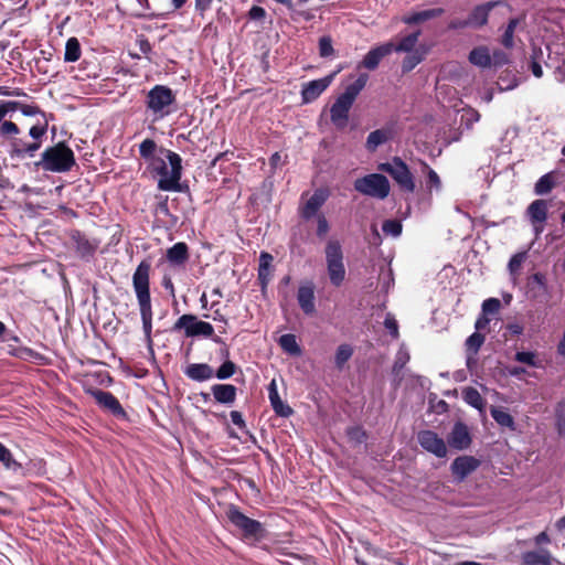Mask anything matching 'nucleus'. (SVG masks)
Returning <instances> with one entry per match:
<instances>
[{
    "label": "nucleus",
    "instance_id": "nucleus-41",
    "mask_svg": "<svg viewBox=\"0 0 565 565\" xmlns=\"http://www.w3.org/2000/svg\"><path fill=\"white\" fill-rule=\"evenodd\" d=\"M424 55L425 52H419L418 50L408 53L402 63L403 73H408L414 70L424 60Z\"/></svg>",
    "mask_w": 565,
    "mask_h": 565
},
{
    "label": "nucleus",
    "instance_id": "nucleus-6",
    "mask_svg": "<svg viewBox=\"0 0 565 565\" xmlns=\"http://www.w3.org/2000/svg\"><path fill=\"white\" fill-rule=\"evenodd\" d=\"M226 516L242 532L244 537L256 541L265 537L266 530L264 525L259 521L245 515L238 507L231 504L226 511Z\"/></svg>",
    "mask_w": 565,
    "mask_h": 565
},
{
    "label": "nucleus",
    "instance_id": "nucleus-9",
    "mask_svg": "<svg viewBox=\"0 0 565 565\" xmlns=\"http://www.w3.org/2000/svg\"><path fill=\"white\" fill-rule=\"evenodd\" d=\"M175 103V95L173 90L164 85H156L152 87L146 99V105L153 114H159L163 117L170 113L168 107Z\"/></svg>",
    "mask_w": 565,
    "mask_h": 565
},
{
    "label": "nucleus",
    "instance_id": "nucleus-54",
    "mask_svg": "<svg viewBox=\"0 0 565 565\" xmlns=\"http://www.w3.org/2000/svg\"><path fill=\"white\" fill-rule=\"evenodd\" d=\"M49 119H53V114H50L47 117L44 118L43 125H35L30 128L29 135L35 140L41 139L47 130Z\"/></svg>",
    "mask_w": 565,
    "mask_h": 565
},
{
    "label": "nucleus",
    "instance_id": "nucleus-45",
    "mask_svg": "<svg viewBox=\"0 0 565 565\" xmlns=\"http://www.w3.org/2000/svg\"><path fill=\"white\" fill-rule=\"evenodd\" d=\"M269 401L276 415L288 418L294 414V409L289 405L285 404L280 396L273 397Z\"/></svg>",
    "mask_w": 565,
    "mask_h": 565
},
{
    "label": "nucleus",
    "instance_id": "nucleus-32",
    "mask_svg": "<svg viewBox=\"0 0 565 565\" xmlns=\"http://www.w3.org/2000/svg\"><path fill=\"white\" fill-rule=\"evenodd\" d=\"M278 343H279L280 348L286 353H288L292 356H299L302 353L300 345L297 343V339H296L295 334H291V333L282 334L279 338Z\"/></svg>",
    "mask_w": 565,
    "mask_h": 565
},
{
    "label": "nucleus",
    "instance_id": "nucleus-48",
    "mask_svg": "<svg viewBox=\"0 0 565 565\" xmlns=\"http://www.w3.org/2000/svg\"><path fill=\"white\" fill-rule=\"evenodd\" d=\"M423 166L427 170L426 186L429 190H431V189H436L437 191L440 190L441 181L439 179V175L427 163L423 162Z\"/></svg>",
    "mask_w": 565,
    "mask_h": 565
},
{
    "label": "nucleus",
    "instance_id": "nucleus-24",
    "mask_svg": "<svg viewBox=\"0 0 565 565\" xmlns=\"http://www.w3.org/2000/svg\"><path fill=\"white\" fill-rule=\"evenodd\" d=\"M184 374L193 381L203 382L213 377L214 370L206 363H192L185 367Z\"/></svg>",
    "mask_w": 565,
    "mask_h": 565
},
{
    "label": "nucleus",
    "instance_id": "nucleus-18",
    "mask_svg": "<svg viewBox=\"0 0 565 565\" xmlns=\"http://www.w3.org/2000/svg\"><path fill=\"white\" fill-rule=\"evenodd\" d=\"M297 301L305 315L312 316L316 313L315 285L312 281H306L299 286Z\"/></svg>",
    "mask_w": 565,
    "mask_h": 565
},
{
    "label": "nucleus",
    "instance_id": "nucleus-27",
    "mask_svg": "<svg viewBox=\"0 0 565 565\" xmlns=\"http://www.w3.org/2000/svg\"><path fill=\"white\" fill-rule=\"evenodd\" d=\"M166 257L173 265H183L189 259V247L183 242L177 243L167 250Z\"/></svg>",
    "mask_w": 565,
    "mask_h": 565
},
{
    "label": "nucleus",
    "instance_id": "nucleus-13",
    "mask_svg": "<svg viewBox=\"0 0 565 565\" xmlns=\"http://www.w3.org/2000/svg\"><path fill=\"white\" fill-rule=\"evenodd\" d=\"M481 465V461L473 456H459L450 465V471L457 482H462L475 472Z\"/></svg>",
    "mask_w": 565,
    "mask_h": 565
},
{
    "label": "nucleus",
    "instance_id": "nucleus-15",
    "mask_svg": "<svg viewBox=\"0 0 565 565\" xmlns=\"http://www.w3.org/2000/svg\"><path fill=\"white\" fill-rule=\"evenodd\" d=\"M335 75L337 72H333L322 78L303 84L301 89L302 104L315 102L331 85Z\"/></svg>",
    "mask_w": 565,
    "mask_h": 565
},
{
    "label": "nucleus",
    "instance_id": "nucleus-23",
    "mask_svg": "<svg viewBox=\"0 0 565 565\" xmlns=\"http://www.w3.org/2000/svg\"><path fill=\"white\" fill-rule=\"evenodd\" d=\"M211 391L217 403L230 405L236 399L237 388L232 384H214Z\"/></svg>",
    "mask_w": 565,
    "mask_h": 565
},
{
    "label": "nucleus",
    "instance_id": "nucleus-21",
    "mask_svg": "<svg viewBox=\"0 0 565 565\" xmlns=\"http://www.w3.org/2000/svg\"><path fill=\"white\" fill-rule=\"evenodd\" d=\"M326 200L327 194L323 191H315V193L309 198L306 204L300 209V216L303 220L308 221L313 216L319 215L318 212L320 207L324 204Z\"/></svg>",
    "mask_w": 565,
    "mask_h": 565
},
{
    "label": "nucleus",
    "instance_id": "nucleus-28",
    "mask_svg": "<svg viewBox=\"0 0 565 565\" xmlns=\"http://www.w3.org/2000/svg\"><path fill=\"white\" fill-rule=\"evenodd\" d=\"M273 256L267 252H262L259 256V267H258V280L262 287V290H265L269 280H270V266L273 262Z\"/></svg>",
    "mask_w": 565,
    "mask_h": 565
},
{
    "label": "nucleus",
    "instance_id": "nucleus-11",
    "mask_svg": "<svg viewBox=\"0 0 565 565\" xmlns=\"http://www.w3.org/2000/svg\"><path fill=\"white\" fill-rule=\"evenodd\" d=\"M417 441L423 449L438 458H444L447 455V446L445 440L433 430H420L417 434Z\"/></svg>",
    "mask_w": 565,
    "mask_h": 565
},
{
    "label": "nucleus",
    "instance_id": "nucleus-1",
    "mask_svg": "<svg viewBox=\"0 0 565 565\" xmlns=\"http://www.w3.org/2000/svg\"><path fill=\"white\" fill-rule=\"evenodd\" d=\"M150 270L151 264L149 260L145 259L140 262L132 275V286L140 308L142 329L149 344L152 342V307L149 282Z\"/></svg>",
    "mask_w": 565,
    "mask_h": 565
},
{
    "label": "nucleus",
    "instance_id": "nucleus-50",
    "mask_svg": "<svg viewBox=\"0 0 565 565\" xmlns=\"http://www.w3.org/2000/svg\"><path fill=\"white\" fill-rule=\"evenodd\" d=\"M514 360L516 362L527 364L529 366H533V367L539 366V362L536 360V355L534 352H526V351L516 352L514 355Z\"/></svg>",
    "mask_w": 565,
    "mask_h": 565
},
{
    "label": "nucleus",
    "instance_id": "nucleus-59",
    "mask_svg": "<svg viewBox=\"0 0 565 565\" xmlns=\"http://www.w3.org/2000/svg\"><path fill=\"white\" fill-rule=\"evenodd\" d=\"M330 230L329 223L323 214L317 215V235L323 238Z\"/></svg>",
    "mask_w": 565,
    "mask_h": 565
},
{
    "label": "nucleus",
    "instance_id": "nucleus-52",
    "mask_svg": "<svg viewBox=\"0 0 565 565\" xmlns=\"http://www.w3.org/2000/svg\"><path fill=\"white\" fill-rule=\"evenodd\" d=\"M556 427L561 437L565 438V401L556 409Z\"/></svg>",
    "mask_w": 565,
    "mask_h": 565
},
{
    "label": "nucleus",
    "instance_id": "nucleus-51",
    "mask_svg": "<svg viewBox=\"0 0 565 565\" xmlns=\"http://www.w3.org/2000/svg\"><path fill=\"white\" fill-rule=\"evenodd\" d=\"M382 231L392 236H398L402 233V223L397 220H386L382 224Z\"/></svg>",
    "mask_w": 565,
    "mask_h": 565
},
{
    "label": "nucleus",
    "instance_id": "nucleus-42",
    "mask_svg": "<svg viewBox=\"0 0 565 565\" xmlns=\"http://www.w3.org/2000/svg\"><path fill=\"white\" fill-rule=\"evenodd\" d=\"M518 84L519 78L512 71L502 72L498 79V85L501 90L513 89Z\"/></svg>",
    "mask_w": 565,
    "mask_h": 565
},
{
    "label": "nucleus",
    "instance_id": "nucleus-19",
    "mask_svg": "<svg viewBox=\"0 0 565 565\" xmlns=\"http://www.w3.org/2000/svg\"><path fill=\"white\" fill-rule=\"evenodd\" d=\"M526 213L530 217L531 223L534 226L535 234L539 235L543 231V223L547 218V203L544 200H535L533 201Z\"/></svg>",
    "mask_w": 565,
    "mask_h": 565
},
{
    "label": "nucleus",
    "instance_id": "nucleus-63",
    "mask_svg": "<svg viewBox=\"0 0 565 565\" xmlns=\"http://www.w3.org/2000/svg\"><path fill=\"white\" fill-rule=\"evenodd\" d=\"M409 360L408 354H398L393 364V373L398 375Z\"/></svg>",
    "mask_w": 565,
    "mask_h": 565
},
{
    "label": "nucleus",
    "instance_id": "nucleus-26",
    "mask_svg": "<svg viewBox=\"0 0 565 565\" xmlns=\"http://www.w3.org/2000/svg\"><path fill=\"white\" fill-rule=\"evenodd\" d=\"M445 10L443 8H433L412 13L402 18V21L408 25L419 24L425 21L443 15Z\"/></svg>",
    "mask_w": 565,
    "mask_h": 565
},
{
    "label": "nucleus",
    "instance_id": "nucleus-17",
    "mask_svg": "<svg viewBox=\"0 0 565 565\" xmlns=\"http://www.w3.org/2000/svg\"><path fill=\"white\" fill-rule=\"evenodd\" d=\"M116 8L125 15L132 18H153L154 14H147L150 8L148 0H116Z\"/></svg>",
    "mask_w": 565,
    "mask_h": 565
},
{
    "label": "nucleus",
    "instance_id": "nucleus-38",
    "mask_svg": "<svg viewBox=\"0 0 565 565\" xmlns=\"http://www.w3.org/2000/svg\"><path fill=\"white\" fill-rule=\"evenodd\" d=\"M520 18H512L509 20L505 31L502 35L501 43L505 49H512L514 45V31L520 23Z\"/></svg>",
    "mask_w": 565,
    "mask_h": 565
},
{
    "label": "nucleus",
    "instance_id": "nucleus-55",
    "mask_svg": "<svg viewBox=\"0 0 565 565\" xmlns=\"http://www.w3.org/2000/svg\"><path fill=\"white\" fill-rule=\"evenodd\" d=\"M334 53L330 36H322L319 40V54L321 57H329Z\"/></svg>",
    "mask_w": 565,
    "mask_h": 565
},
{
    "label": "nucleus",
    "instance_id": "nucleus-7",
    "mask_svg": "<svg viewBox=\"0 0 565 565\" xmlns=\"http://www.w3.org/2000/svg\"><path fill=\"white\" fill-rule=\"evenodd\" d=\"M354 189L372 198L383 200L390 194V182L387 178L380 173H371L354 181Z\"/></svg>",
    "mask_w": 565,
    "mask_h": 565
},
{
    "label": "nucleus",
    "instance_id": "nucleus-8",
    "mask_svg": "<svg viewBox=\"0 0 565 565\" xmlns=\"http://www.w3.org/2000/svg\"><path fill=\"white\" fill-rule=\"evenodd\" d=\"M379 170L388 173L398 184L402 191L412 193L415 190V181L408 166L399 158L393 157L390 162L379 166Z\"/></svg>",
    "mask_w": 565,
    "mask_h": 565
},
{
    "label": "nucleus",
    "instance_id": "nucleus-43",
    "mask_svg": "<svg viewBox=\"0 0 565 565\" xmlns=\"http://www.w3.org/2000/svg\"><path fill=\"white\" fill-rule=\"evenodd\" d=\"M486 337L480 332H473L468 339L466 340V350L467 352H471L472 354H477L484 343Z\"/></svg>",
    "mask_w": 565,
    "mask_h": 565
},
{
    "label": "nucleus",
    "instance_id": "nucleus-36",
    "mask_svg": "<svg viewBox=\"0 0 565 565\" xmlns=\"http://www.w3.org/2000/svg\"><path fill=\"white\" fill-rule=\"evenodd\" d=\"M554 186H555L554 173L550 172V173L542 175L537 180V182L535 183V186H534V192L537 195H545V194L550 193Z\"/></svg>",
    "mask_w": 565,
    "mask_h": 565
},
{
    "label": "nucleus",
    "instance_id": "nucleus-53",
    "mask_svg": "<svg viewBox=\"0 0 565 565\" xmlns=\"http://www.w3.org/2000/svg\"><path fill=\"white\" fill-rule=\"evenodd\" d=\"M525 257L526 253H516L510 258L508 268L511 275H515L520 271Z\"/></svg>",
    "mask_w": 565,
    "mask_h": 565
},
{
    "label": "nucleus",
    "instance_id": "nucleus-31",
    "mask_svg": "<svg viewBox=\"0 0 565 565\" xmlns=\"http://www.w3.org/2000/svg\"><path fill=\"white\" fill-rule=\"evenodd\" d=\"M161 152L166 153V158L168 159L170 167H171V170L169 171L168 179H172V181H175V179H181L182 178V159H181V157L171 150L161 149Z\"/></svg>",
    "mask_w": 565,
    "mask_h": 565
},
{
    "label": "nucleus",
    "instance_id": "nucleus-14",
    "mask_svg": "<svg viewBox=\"0 0 565 565\" xmlns=\"http://www.w3.org/2000/svg\"><path fill=\"white\" fill-rule=\"evenodd\" d=\"M447 443L455 450L468 449L472 444L468 426L461 420L456 422L447 436Z\"/></svg>",
    "mask_w": 565,
    "mask_h": 565
},
{
    "label": "nucleus",
    "instance_id": "nucleus-40",
    "mask_svg": "<svg viewBox=\"0 0 565 565\" xmlns=\"http://www.w3.org/2000/svg\"><path fill=\"white\" fill-rule=\"evenodd\" d=\"M181 179H160L158 181V188L162 191H173V192H189V185L186 183H181Z\"/></svg>",
    "mask_w": 565,
    "mask_h": 565
},
{
    "label": "nucleus",
    "instance_id": "nucleus-61",
    "mask_svg": "<svg viewBox=\"0 0 565 565\" xmlns=\"http://www.w3.org/2000/svg\"><path fill=\"white\" fill-rule=\"evenodd\" d=\"M152 170L161 175V178H169V171L163 159L157 158L151 161Z\"/></svg>",
    "mask_w": 565,
    "mask_h": 565
},
{
    "label": "nucleus",
    "instance_id": "nucleus-29",
    "mask_svg": "<svg viewBox=\"0 0 565 565\" xmlns=\"http://www.w3.org/2000/svg\"><path fill=\"white\" fill-rule=\"evenodd\" d=\"M468 60L476 66L482 68L491 67V55L487 46H477L471 50Z\"/></svg>",
    "mask_w": 565,
    "mask_h": 565
},
{
    "label": "nucleus",
    "instance_id": "nucleus-60",
    "mask_svg": "<svg viewBox=\"0 0 565 565\" xmlns=\"http://www.w3.org/2000/svg\"><path fill=\"white\" fill-rule=\"evenodd\" d=\"M20 111L28 117L35 115H41L43 118L47 117V115L36 105H28L22 103Z\"/></svg>",
    "mask_w": 565,
    "mask_h": 565
},
{
    "label": "nucleus",
    "instance_id": "nucleus-49",
    "mask_svg": "<svg viewBox=\"0 0 565 565\" xmlns=\"http://www.w3.org/2000/svg\"><path fill=\"white\" fill-rule=\"evenodd\" d=\"M532 51L530 70L535 77L540 78L543 76V70L541 64L537 62V58L542 55V50L540 47H533Z\"/></svg>",
    "mask_w": 565,
    "mask_h": 565
},
{
    "label": "nucleus",
    "instance_id": "nucleus-4",
    "mask_svg": "<svg viewBox=\"0 0 565 565\" xmlns=\"http://www.w3.org/2000/svg\"><path fill=\"white\" fill-rule=\"evenodd\" d=\"M327 271L330 282L334 287H340L345 279V266L343 262V250L339 241L330 239L324 248Z\"/></svg>",
    "mask_w": 565,
    "mask_h": 565
},
{
    "label": "nucleus",
    "instance_id": "nucleus-20",
    "mask_svg": "<svg viewBox=\"0 0 565 565\" xmlns=\"http://www.w3.org/2000/svg\"><path fill=\"white\" fill-rule=\"evenodd\" d=\"M394 51V43L387 42L370 50L362 61V65L373 71L375 70L383 57L390 55Z\"/></svg>",
    "mask_w": 565,
    "mask_h": 565
},
{
    "label": "nucleus",
    "instance_id": "nucleus-33",
    "mask_svg": "<svg viewBox=\"0 0 565 565\" xmlns=\"http://www.w3.org/2000/svg\"><path fill=\"white\" fill-rule=\"evenodd\" d=\"M462 398L468 405L477 408L480 412H482L486 406L484 399L472 386H468L462 390Z\"/></svg>",
    "mask_w": 565,
    "mask_h": 565
},
{
    "label": "nucleus",
    "instance_id": "nucleus-30",
    "mask_svg": "<svg viewBox=\"0 0 565 565\" xmlns=\"http://www.w3.org/2000/svg\"><path fill=\"white\" fill-rule=\"evenodd\" d=\"M552 561V555L546 550L531 551L523 554L525 565H551Z\"/></svg>",
    "mask_w": 565,
    "mask_h": 565
},
{
    "label": "nucleus",
    "instance_id": "nucleus-25",
    "mask_svg": "<svg viewBox=\"0 0 565 565\" xmlns=\"http://www.w3.org/2000/svg\"><path fill=\"white\" fill-rule=\"evenodd\" d=\"M0 462L6 470L11 471L14 475L25 476V470L21 462L17 461L9 448L0 443Z\"/></svg>",
    "mask_w": 565,
    "mask_h": 565
},
{
    "label": "nucleus",
    "instance_id": "nucleus-39",
    "mask_svg": "<svg viewBox=\"0 0 565 565\" xmlns=\"http://www.w3.org/2000/svg\"><path fill=\"white\" fill-rule=\"evenodd\" d=\"M353 354V349L350 344H341L338 347L334 364L338 370H342L344 364L351 359Z\"/></svg>",
    "mask_w": 565,
    "mask_h": 565
},
{
    "label": "nucleus",
    "instance_id": "nucleus-5",
    "mask_svg": "<svg viewBox=\"0 0 565 565\" xmlns=\"http://www.w3.org/2000/svg\"><path fill=\"white\" fill-rule=\"evenodd\" d=\"M173 330H184L185 337H204L211 338L217 344H224L221 337L214 334V328L211 323L199 320L196 316L185 313L182 315L174 323Z\"/></svg>",
    "mask_w": 565,
    "mask_h": 565
},
{
    "label": "nucleus",
    "instance_id": "nucleus-44",
    "mask_svg": "<svg viewBox=\"0 0 565 565\" xmlns=\"http://www.w3.org/2000/svg\"><path fill=\"white\" fill-rule=\"evenodd\" d=\"M347 436L351 443L361 445L366 441L367 433L361 426H351L347 428Z\"/></svg>",
    "mask_w": 565,
    "mask_h": 565
},
{
    "label": "nucleus",
    "instance_id": "nucleus-57",
    "mask_svg": "<svg viewBox=\"0 0 565 565\" xmlns=\"http://www.w3.org/2000/svg\"><path fill=\"white\" fill-rule=\"evenodd\" d=\"M509 55L502 50H494L491 55V66L501 67L509 64Z\"/></svg>",
    "mask_w": 565,
    "mask_h": 565
},
{
    "label": "nucleus",
    "instance_id": "nucleus-47",
    "mask_svg": "<svg viewBox=\"0 0 565 565\" xmlns=\"http://www.w3.org/2000/svg\"><path fill=\"white\" fill-rule=\"evenodd\" d=\"M236 364L231 360H225L223 364L216 370L215 376L218 380H227L233 376L236 372Z\"/></svg>",
    "mask_w": 565,
    "mask_h": 565
},
{
    "label": "nucleus",
    "instance_id": "nucleus-22",
    "mask_svg": "<svg viewBox=\"0 0 565 565\" xmlns=\"http://www.w3.org/2000/svg\"><path fill=\"white\" fill-rule=\"evenodd\" d=\"M393 138V129L384 127L376 129L369 134L365 142V148L370 152H374L380 146L384 145Z\"/></svg>",
    "mask_w": 565,
    "mask_h": 565
},
{
    "label": "nucleus",
    "instance_id": "nucleus-56",
    "mask_svg": "<svg viewBox=\"0 0 565 565\" xmlns=\"http://www.w3.org/2000/svg\"><path fill=\"white\" fill-rule=\"evenodd\" d=\"M41 147L40 141H34L32 143L24 145L23 148H14L12 150V156L22 157L24 153H29L31 157L38 151Z\"/></svg>",
    "mask_w": 565,
    "mask_h": 565
},
{
    "label": "nucleus",
    "instance_id": "nucleus-64",
    "mask_svg": "<svg viewBox=\"0 0 565 565\" xmlns=\"http://www.w3.org/2000/svg\"><path fill=\"white\" fill-rule=\"evenodd\" d=\"M19 132V127L12 121H3L0 127L1 135H18Z\"/></svg>",
    "mask_w": 565,
    "mask_h": 565
},
{
    "label": "nucleus",
    "instance_id": "nucleus-35",
    "mask_svg": "<svg viewBox=\"0 0 565 565\" xmlns=\"http://www.w3.org/2000/svg\"><path fill=\"white\" fill-rule=\"evenodd\" d=\"M420 33H422L420 30H416V31L412 32L411 34L402 38L401 41L396 45L394 44V51L406 52V53H411V52L415 51L414 49L418 42V38H419Z\"/></svg>",
    "mask_w": 565,
    "mask_h": 565
},
{
    "label": "nucleus",
    "instance_id": "nucleus-58",
    "mask_svg": "<svg viewBox=\"0 0 565 565\" xmlns=\"http://www.w3.org/2000/svg\"><path fill=\"white\" fill-rule=\"evenodd\" d=\"M501 302L498 298H489L482 303V312L484 315H494L500 310Z\"/></svg>",
    "mask_w": 565,
    "mask_h": 565
},
{
    "label": "nucleus",
    "instance_id": "nucleus-3",
    "mask_svg": "<svg viewBox=\"0 0 565 565\" xmlns=\"http://www.w3.org/2000/svg\"><path fill=\"white\" fill-rule=\"evenodd\" d=\"M75 164L74 152L64 141L45 149L41 160L36 163L45 171L58 173L71 171Z\"/></svg>",
    "mask_w": 565,
    "mask_h": 565
},
{
    "label": "nucleus",
    "instance_id": "nucleus-37",
    "mask_svg": "<svg viewBox=\"0 0 565 565\" xmlns=\"http://www.w3.org/2000/svg\"><path fill=\"white\" fill-rule=\"evenodd\" d=\"M81 44L76 38H70L65 45V62H76L81 57Z\"/></svg>",
    "mask_w": 565,
    "mask_h": 565
},
{
    "label": "nucleus",
    "instance_id": "nucleus-34",
    "mask_svg": "<svg viewBox=\"0 0 565 565\" xmlns=\"http://www.w3.org/2000/svg\"><path fill=\"white\" fill-rule=\"evenodd\" d=\"M490 414L492 418L495 420V423L501 427H508L511 430H515L514 418L504 409L492 406L490 409Z\"/></svg>",
    "mask_w": 565,
    "mask_h": 565
},
{
    "label": "nucleus",
    "instance_id": "nucleus-12",
    "mask_svg": "<svg viewBox=\"0 0 565 565\" xmlns=\"http://www.w3.org/2000/svg\"><path fill=\"white\" fill-rule=\"evenodd\" d=\"M500 6H508L503 0H491L476 6L467 19L470 23V29H481L488 23L490 12Z\"/></svg>",
    "mask_w": 565,
    "mask_h": 565
},
{
    "label": "nucleus",
    "instance_id": "nucleus-16",
    "mask_svg": "<svg viewBox=\"0 0 565 565\" xmlns=\"http://www.w3.org/2000/svg\"><path fill=\"white\" fill-rule=\"evenodd\" d=\"M68 236L81 258L88 260L94 256L98 248V241L88 239L79 230H71Z\"/></svg>",
    "mask_w": 565,
    "mask_h": 565
},
{
    "label": "nucleus",
    "instance_id": "nucleus-62",
    "mask_svg": "<svg viewBox=\"0 0 565 565\" xmlns=\"http://www.w3.org/2000/svg\"><path fill=\"white\" fill-rule=\"evenodd\" d=\"M247 17L253 21H263L266 18V11L262 7L253 6L248 11Z\"/></svg>",
    "mask_w": 565,
    "mask_h": 565
},
{
    "label": "nucleus",
    "instance_id": "nucleus-46",
    "mask_svg": "<svg viewBox=\"0 0 565 565\" xmlns=\"http://www.w3.org/2000/svg\"><path fill=\"white\" fill-rule=\"evenodd\" d=\"M157 150V143L152 139H145L139 146V153L146 160L153 161L157 159L154 152Z\"/></svg>",
    "mask_w": 565,
    "mask_h": 565
},
{
    "label": "nucleus",
    "instance_id": "nucleus-10",
    "mask_svg": "<svg viewBox=\"0 0 565 565\" xmlns=\"http://www.w3.org/2000/svg\"><path fill=\"white\" fill-rule=\"evenodd\" d=\"M92 397H94L97 405L105 411L111 413L115 417L126 418L127 413L119 403L118 398L110 392L103 391L99 388H89L86 391Z\"/></svg>",
    "mask_w": 565,
    "mask_h": 565
},
{
    "label": "nucleus",
    "instance_id": "nucleus-2",
    "mask_svg": "<svg viewBox=\"0 0 565 565\" xmlns=\"http://www.w3.org/2000/svg\"><path fill=\"white\" fill-rule=\"evenodd\" d=\"M369 79L366 73H361L358 78L349 84L344 92L340 94L330 108V119L334 127L339 130L348 126L350 109L352 108L356 97L365 87Z\"/></svg>",
    "mask_w": 565,
    "mask_h": 565
}]
</instances>
